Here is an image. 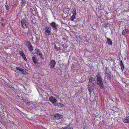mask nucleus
I'll return each instance as SVG.
<instances>
[{
  "label": "nucleus",
  "instance_id": "f257e3e1",
  "mask_svg": "<svg viewBox=\"0 0 129 129\" xmlns=\"http://www.w3.org/2000/svg\"><path fill=\"white\" fill-rule=\"evenodd\" d=\"M50 26L52 28L54 32L56 34L57 33L58 31H59V33L57 34L59 35H61L62 34L61 33L62 32L59 30L60 28L59 27V25L55 22L53 21L51 23H49Z\"/></svg>",
  "mask_w": 129,
  "mask_h": 129
},
{
  "label": "nucleus",
  "instance_id": "f03ea898",
  "mask_svg": "<svg viewBox=\"0 0 129 129\" xmlns=\"http://www.w3.org/2000/svg\"><path fill=\"white\" fill-rule=\"evenodd\" d=\"M49 101L55 106H57L60 108H62L64 106V105L62 103V102L58 103L55 98L52 96L49 97Z\"/></svg>",
  "mask_w": 129,
  "mask_h": 129
},
{
  "label": "nucleus",
  "instance_id": "7ed1b4c3",
  "mask_svg": "<svg viewBox=\"0 0 129 129\" xmlns=\"http://www.w3.org/2000/svg\"><path fill=\"white\" fill-rule=\"evenodd\" d=\"M51 116L53 120H58L62 118L63 117V115L59 114L58 113H56L55 114H53L51 115Z\"/></svg>",
  "mask_w": 129,
  "mask_h": 129
},
{
  "label": "nucleus",
  "instance_id": "20e7f679",
  "mask_svg": "<svg viewBox=\"0 0 129 129\" xmlns=\"http://www.w3.org/2000/svg\"><path fill=\"white\" fill-rule=\"evenodd\" d=\"M16 69L17 70L21 72L23 74V75H28L29 74V73L25 71V70L27 71L26 69H23L19 67H16Z\"/></svg>",
  "mask_w": 129,
  "mask_h": 129
},
{
  "label": "nucleus",
  "instance_id": "39448f33",
  "mask_svg": "<svg viewBox=\"0 0 129 129\" xmlns=\"http://www.w3.org/2000/svg\"><path fill=\"white\" fill-rule=\"evenodd\" d=\"M35 54H36L38 55L41 59H44L43 54L39 49L38 48L36 49L35 50Z\"/></svg>",
  "mask_w": 129,
  "mask_h": 129
},
{
  "label": "nucleus",
  "instance_id": "423d86ee",
  "mask_svg": "<svg viewBox=\"0 0 129 129\" xmlns=\"http://www.w3.org/2000/svg\"><path fill=\"white\" fill-rule=\"evenodd\" d=\"M45 36H48L51 34V27L50 25H47L45 28Z\"/></svg>",
  "mask_w": 129,
  "mask_h": 129
},
{
  "label": "nucleus",
  "instance_id": "0eeeda50",
  "mask_svg": "<svg viewBox=\"0 0 129 129\" xmlns=\"http://www.w3.org/2000/svg\"><path fill=\"white\" fill-rule=\"evenodd\" d=\"M95 78L96 80L97 84L103 82L102 79L101 77V76L100 74H98L96 76Z\"/></svg>",
  "mask_w": 129,
  "mask_h": 129
},
{
  "label": "nucleus",
  "instance_id": "6e6552de",
  "mask_svg": "<svg viewBox=\"0 0 129 129\" xmlns=\"http://www.w3.org/2000/svg\"><path fill=\"white\" fill-rule=\"evenodd\" d=\"M56 64V62L54 59L51 60L49 63V65L50 66V68L51 69H52L54 68Z\"/></svg>",
  "mask_w": 129,
  "mask_h": 129
},
{
  "label": "nucleus",
  "instance_id": "1a4fd4ad",
  "mask_svg": "<svg viewBox=\"0 0 129 129\" xmlns=\"http://www.w3.org/2000/svg\"><path fill=\"white\" fill-rule=\"evenodd\" d=\"M32 53H33V55L34 56L32 57L33 62L35 64H39V62H38V60L37 59L36 55H34V54H35V53L33 52H32Z\"/></svg>",
  "mask_w": 129,
  "mask_h": 129
},
{
  "label": "nucleus",
  "instance_id": "9d476101",
  "mask_svg": "<svg viewBox=\"0 0 129 129\" xmlns=\"http://www.w3.org/2000/svg\"><path fill=\"white\" fill-rule=\"evenodd\" d=\"M27 22L26 20L24 19H22L21 20V24L23 27L27 28L28 26L27 25Z\"/></svg>",
  "mask_w": 129,
  "mask_h": 129
},
{
  "label": "nucleus",
  "instance_id": "9b49d317",
  "mask_svg": "<svg viewBox=\"0 0 129 129\" xmlns=\"http://www.w3.org/2000/svg\"><path fill=\"white\" fill-rule=\"evenodd\" d=\"M97 84L101 89L103 91H105V85L103 83V82L97 83Z\"/></svg>",
  "mask_w": 129,
  "mask_h": 129
},
{
  "label": "nucleus",
  "instance_id": "f8f14e48",
  "mask_svg": "<svg viewBox=\"0 0 129 129\" xmlns=\"http://www.w3.org/2000/svg\"><path fill=\"white\" fill-rule=\"evenodd\" d=\"M94 85H91L90 86H88V87L89 93H91V92L93 91V90L94 89Z\"/></svg>",
  "mask_w": 129,
  "mask_h": 129
},
{
  "label": "nucleus",
  "instance_id": "ddd939ff",
  "mask_svg": "<svg viewBox=\"0 0 129 129\" xmlns=\"http://www.w3.org/2000/svg\"><path fill=\"white\" fill-rule=\"evenodd\" d=\"M123 121L125 123H129V116L125 118L123 120Z\"/></svg>",
  "mask_w": 129,
  "mask_h": 129
},
{
  "label": "nucleus",
  "instance_id": "4468645a",
  "mask_svg": "<svg viewBox=\"0 0 129 129\" xmlns=\"http://www.w3.org/2000/svg\"><path fill=\"white\" fill-rule=\"evenodd\" d=\"M36 18H35L34 16L32 17L31 16L30 17V19L32 23L33 24H34L36 23V21L35 20Z\"/></svg>",
  "mask_w": 129,
  "mask_h": 129
},
{
  "label": "nucleus",
  "instance_id": "2eb2a0df",
  "mask_svg": "<svg viewBox=\"0 0 129 129\" xmlns=\"http://www.w3.org/2000/svg\"><path fill=\"white\" fill-rule=\"evenodd\" d=\"M76 15L73 14L71 17L70 18L69 20H70L72 21H74L75 19L76 18Z\"/></svg>",
  "mask_w": 129,
  "mask_h": 129
},
{
  "label": "nucleus",
  "instance_id": "dca6fc26",
  "mask_svg": "<svg viewBox=\"0 0 129 129\" xmlns=\"http://www.w3.org/2000/svg\"><path fill=\"white\" fill-rule=\"evenodd\" d=\"M72 11L71 12V13L73 14L76 15V10L75 7H73L72 9Z\"/></svg>",
  "mask_w": 129,
  "mask_h": 129
},
{
  "label": "nucleus",
  "instance_id": "f3484780",
  "mask_svg": "<svg viewBox=\"0 0 129 129\" xmlns=\"http://www.w3.org/2000/svg\"><path fill=\"white\" fill-rule=\"evenodd\" d=\"M126 70V68L124 66L123 63L121 61V71L123 73H124Z\"/></svg>",
  "mask_w": 129,
  "mask_h": 129
},
{
  "label": "nucleus",
  "instance_id": "a211bd4d",
  "mask_svg": "<svg viewBox=\"0 0 129 129\" xmlns=\"http://www.w3.org/2000/svg\"><path fill=\"white\" fill-rule=\"evenodd\" d=\"M58 36H57L55 37L54 39V42H55L56 43H59V41L58 40Z\"/></svg>",
  "mask_w": 129,
  "mask_h": 129
},
{
  "label": "nucleus",
  "instance_id": "6ab92c4d",
  "mask_svg": "<svg viewBox=\"0 0 129 129\" xmlns=\"http://www.w3.org/2000/svg\"><path fill=\"white\" fill-rule=\"evenodd\" d=\"M107 42L108 43V45H112V41L110 39L108 38H107Z\"/></svg>",
  "mask_w": 129,
  "mask_h": 129
},
{
  "label": "nucleus",
  "instance_id": "aec40b11",
  "mask_svg": "<svg viewBox=\"0 0 129 129\" xmlns=\"http://www.w3.org/2000/svg\"><path fill=\"white\" fill-rule=\"evenodd\" d=\"M129 30L128 29H125L123 30L122 32V35H125L129 32Z\"/></svg>",
  "mask_w": 129,
  "mask_h": 129
},
{
  "label": "nucleus",
  "instance_id": "412c9836",
  "mask_svg": "<svg viewBox=\"0 0 129 129\" xmlns=\"http://www.w3.org/2000/svg\"><path fill=\"white\" fill-rule=\"evenodd\" d=\"M105 75H106V77H107V80H111V78L110 75L109 73H107L105 74Z\"/></svg>",
  "mask_w": 129,
  "mask_h": 129
},
{
  "label": "nucleus",
  "instance_id": "4be33fe9",
  "mask_svg": "<svg viewBox=\"0 0 129 129\" xmlns=\"http://www.w3.org/2000/svg\"><path fill=\"white\" fill-rule=\"evenodd\" d=\"M86 76L85 75H84L83 76H82L81 78V82H83V81H86Z\"/></svg>",
  "mask_w": 129,
  "mask_h": 129
},
{
  "label": "nucleus",
  "instance_id": "5701e85b",
  "mask_svg": "<svg viewBox=\"0 0 129 129\" xmlns=\"http://www.w3.org/2000/svg\"><path fill=\"white\" fill-rule=\"evenodd\" d=\"M95 81V80L91 75L89 78V81H90V82H92L93 81Z\"/></svg>",
  "mask_w": 129,
  "mask_h": 129
},
{
  "label": "nucleus",
  "instance_id": "b1692460",
  "mask_svg": "<svg viewBox=\"0 0 129 129\" xmlns=\"http://www.w3.org/2000/svg\"><path fill=\"white\" fill-rule=\"evenodd\" d=\"M21 6L23 7L25 5L26 3L25 0H22L21 1Z\"/></svg>",
  "mask_w": 129,
  "mask_h": 129
},
{
  "label": "nucleus",
  "instance_id": "393cba45",
  "mask_svg": "<svg viewBox=\"0 0 129 129\" xmlns=\"http://www.w3.org/2000/svg\"><path fill=\"white\" fill-rule=\"evenodd\" d=\"M25 44L26 45L28 46L31 44V43L30 41H25Z\"/></svg>",
  "mask_w": 129,
  "mask_h": 129
},
{
  "label": "nucleus",
  "instance_id": "a878e982",
  "mask_svg": "<svg viewBox=\"0 0 129 129\" xmlns=\"http://www.w3.org/2000/svg\"><path fill=\"white\" fill-rule=\"evenodd\" d=\"M54 49H55L57 51H59V50H60V49L59 47H57L56 44H54Z\"/></svg>",
  "mask_w": 129,
  "mask_h": 129
},
{
  "label": "nucleus",
  "instance_id": "bb28decb",
  "mask_svg": "<svg viewBox=\"0 0 129 129\" xmlns=\"http://www.w3.org/2000/svg\"><path fill=\"white\" fill-rule=\"evenodd\" d=\"M70 9L69 8L66 7L64 9V10H66V13H68L69 11L70 10Z\"/></svg>",
  "mask_w": 129,
  "mask_h": 129
},
{
  "label": "nucleus",
  "instance_id": "cd10ccee",
  "mask_svg": "<svg viewBox=\"0 0 129 129\" xmlns=\"http://www.w3.org/2000/svg\"><path fill=\"white\" fill-rule=\"evenodd\" d=\"M94 85V84L92 82H90V81H89L88 82V84L87 85L88 87V86H90L91 85Z\"/></svg>",
  "mask_w": 129,
  "mask_h": 129
},
{
  "label": "nucleus",
  "instance_id": "c85d7f7f",
  "mask_svg": "<svg viewBox=\"0 0 129 129\" xmlns=\"http://www.w3.org/2000/svg\"><path fill=\"white\" fill-rule=\"evenodd\" d=\"M82 40L83 41H85L87 40V37L85 36H82Z\"/></svg>",
  "mask_w": 129,
  "mask_h": 129
},
{
  "label": "nucleus",
  "instance_id": "c756f323",
  "mask_svg": "<svg viewBox=\"0 0 129 129\" xmlns=\"http://www.w3.org/2000/svg\"><path fill=\"white\" fill-rule=\"evenodd\" d=\"M90 25L93 29L95 30L96 29L97 27L95 25Z\"/></svg>",
  "mask_w": 129,
  "mask_h": 129
},
{
  "label": "nucleus",
  "instance_id": "7c9ffc66",
  "mask_svg": "<svg viewBox=\"0 0 129 129\" xmlns=\"http://www.w3.org/2000/svg\"><path fill=\"white\" fill-rule=\"evenodd\" d=\"M65 128H66L65 129H67L68 128V129H73V128H72L71 129V127L70 125H68L66 126V127H65Z\"/></svg>",
  "mask_w": 129,
  "mask_h": 129
},
{
  "label": "nucleus",
  "instance_id": "2f4dec72",
  "mask_svg": "<svg viewBox=\"0 0 129 129\" xmlns=\"http://www.w3.org/2000/svg\"><path fill=\"white\" fill-rule=\"evenodd\" d=\"M1 118L2 119H5V115H4V114H1Z\"/></svg>",
  "mask_w": 129,
  "mask_h": 129
},
{
  "label": "nucleus",
  "instance_id": "473e14b6",
  "mask_svg": "<svg viewBox=\"0 0 129 129\" xmlns=\"http://www.w3.org/2000/svg\"><path fill=\"white\" fill-rule=\"evenodd\" d=\"M22 57L23 59L25 61H27V60L26 57V56L25 55L22 56Z\"/></svg>",
  "mask_w": 129,
  "mask_h": 129
},
{
  "label": "nucleus",
  "instance_id": "72a5a7b5",
  "mask_svg": "<svg viewBox=\"0 0 129 129\" xmlns=\"http://www.w3.org/2000/svg\"><path fill=\"white\" fill-rule=\"evenodd\" d=\"M29 50L30 51L32 52L33 50V47H28Z\"/></svg>",
  "mask_w": 129,
  "mask_h": 129
},
{
  "label": "nucleus",
  "instance_id": "f704fd0d",
  "mask_svg": "<svg viewBox=\"0 0 129 129\" xmlns=\"http://www.w3.org/2000/svg\"><path fill=\"white\" fill-rule=\"evenodd\" d=\"M0 107L1 109L3 110V111L5 112L6 111V109H4L5 106H4V105L1 106Z\"/></svg>",
  "mask_w": 129,
  "mask_h": 129
},
{
  "label": "nucleus",
  "instance_id": "c9c22d12",
  "mask_svg": "<svg viewBox=\"0 0 129 129\" xmlns=\"http://www.w3.org/2000/svg\"><path fill=\"white\" fill-rule=\"evenodd\" d=\"M19 53L21 56L24 55L23 52L22 51H20V52H19Z\"/></svg>",
  "mask_w": 129,
  "mask_h": 129
},
{
  "label": "nucleus",
  "instance_id": "e433bc0d",
  "mask_svg": "<svg viewBox=\"0 0 129 129\" xmlns=\"http://www.w3.org/2000/svg\"><path fill=\"white\" fill-rule=\"evenodd\" d=\"M108 23L107 24H106V23H105L103 24V26H104L105 28H106L108 26Z\"/></svg>",
  "mask_w": 129,
  "mask_h": 129
},
{
  "label": "nucleus",
  "instance_id": "4c0bfd02",
  "mask_svg": "<svg viewBox=\"0 0 129 129\" xmlns=\"http://www.w3.org/2000/svg\"><path fill=\"white\" fill-rule=\"evenodd\" d=\"M9 87L11 88H13L14 89H12V88H11V89L12 90H13V91H14V90H15V89L14 88V87H12V86H11L10 85H9Z\"/></svg>",
  "mask_w": 129,
  "mask_h": 129
},
{
  "label": "nucleus",
  "instance_id": "58836bf2",
  "mask_svg": "<svg viewBox=\"0 0 129 129\" xmlns=\"http://www.w3.org/2000/svg\"><path fill=\"white\" fill-rule=\"evenodd\" d=\"M62 46L63 47V50H65V49H66V48H67V47L66 46V45H64V44H63L62 45Z\"/></svg>",
  "mask_w": 129,
  "mask_h": 129
},
{
  "label": "nucleus",
  "instance_id": "ea45409f",
  "mask_svg": "<svg viewBox=\"0 0 129 129\" xmlns=\"http://www.w3.org/2000/svg\"><path fill=\"white\" fill-rule=\"evenodd\" d=\"M19 98V99L20 100H22L23 99V98L22 96H18Z\"/></svg>",
  "mask_w": 129,
  "mask_h": 129
},
{
  "label": "nucleus",
  "instance_id": "a19ab883",
  "mask_svg": "<svg viewBox=\"0 0 129 129\" xmlns=\"http://www.w3.org/2000/svg\"><path fill=\"white\" fill-rule=\"evenodd\" d=\"M5 6L6 7V10H9V7L8 5L7 6L6 5H5Z\"/></svg>",
  "mask_w": 129,
  "mask_h": 129
},
{
  "label": "nucleus",
  "instance_id": "79ce46f5",
  "mask_svg": "<svg viewBox=\"0 0 129 129\" xmlns=\"http://www.w3.org/2000/svg\"><path fill=\"white\" fill-rule=\"evenodd\" d=\"M77 37L78 38H79L80 39V40H82V36H77Z\"/></svg>",
  "mask_w": 129,
  "mask_h": 129
},
{
  "label": "nucleus",
  "instance_id": "37998d69",
  "mask_svg": "<svg viewBox=\"0 0 129 129\" xmlns=\"http://www.w3.org/2000/svg\"><path fill=\"white\" fill-rule=\"evenodd\" d=\"M22 100L23 101V102L24 103H26L27 102V101H28V100H25L24 99Z\"/></svg>",
  "mask_w": 129,
  "mask_h": 129
},
{
  "label": "nucleus",
  "instance_id": "c03bdc74",
  "mask_svg": "<svg viewBox=\"0 0 129 129\" xmlns=\"http://www.w3.org/2000/svg\"><path fill=\"white\" fill-rule=\"evenodd\" d=\"M106 69H105V70H104V71L105 72V74H106L107 73H107V67H106Z\"/></svg>",
  "mask_w": 129,
  "mask_h": 129
},
{
  "label": "nucleus",
  "instance_id": "a18cd8bd",
  "mask_svg": "<svg viewBox=\"0 0 129 129\" xmlns=\"http://www.w3.org/2000/svg\"><path fill=\"white\" fill-rule=\"evenodd\" d=\"M119 55H119V61H120V62H119V64L120 65V66L121 67V60H120V58Z\"/></svg>",
  "mask_w": 129,
  "mask_h": 129
},
{
  "label": "nucleus",
  "instance_id": "49530a36",
  "mask_svg": "<svg viewBox=\"0 0 129 129\" xmlns=\"http://www.w3.org/2000/svg\"><path fill=\"white\" fill-rule=\"evenodd\" d=\"M26 105L28 106L30 104V102H26Z\"/></svg>",
  "mask_w": 129,
  "mask_h": 129
},
{
  "label": "nucleus",
  "instance_id": "de8ad7c7",
  "mask_svg": "<svg viewBox=\"0 0 129 129\" xmlns=\"http://www.w3.org/2000/svg\"><path fill=\"white\" fill-rule=\"evenodd\" d=\"M118 25H119V27H120V22L119 21L117 23Z\"/></svg>",
  "mask_w": 129,
  "mask_h": 129
},
{
  "label": "nucleus",
  "instance_id": "09e8293b",
  "mask_svg": "<svg viewBox=\"0 0 129 129\" xmlns=\"http://www.w3.org/2000/svg\"><path fill=\"white\" fill-rule=\"evenodd\" d=\"M1 25L3 26V27H4L5 26V24L4 23H2L1 24Z\"/></svg>",
  "mask_w": 129,
  "mask_h": 129
},
{
  "label": "nucleus",
  "instance_id": "8fccbe9b",
  "mask_svg": "<svg viewBox=\"0 0 129 129\" xmlns=\"http://www.w3.org/2000/svg\"><path fill=\"white\" fill-rule=\"evenodd\" d=\"M5 82L4 83V84H5L6 85H8L9 84L6 82V81H4Z\"/></svg>",
  "mask_w": 129,
  "mask_h": 129
},
{
  "label": "nucleus",
  "instance_id": "3c124183",
  "mask_svg": "<svg viewBox=\"0 0 129 129\" xmlns=\"http://www.w3.org/2000/svg\"><path fill=\"white\" fill-rule=\"evenodd\" d=\"M35 67H36L38 68L39 67V66L38 64H37L35 66Z\"/></svg>",
  "mask_w": 129,
  "mask_h": 129
},
{
  "label": "nucleus",
  "instance_id": "603ef678",
  "mask_svg": "<svg viewBox=\"0 0 129 129\" xmlns=\"http://www.w3.org/2000/svg\"><path fill=\"white\" fill-rule=\"evenodd\" d=\"M32 47L33 46H32V45L31 44L30 45H29V46H28V47Z\"/></svg>",
  "mask_w": 129,
  "mask_h": 129
},
{
  "label": "nucleus",
  "instance_id": "864d4df0",
  "mask_svg": "<svg viewBox=\"0 0 129 129\" xmlns=\"http://www.w3.org/2000/svg\"><path fill=\"white\" fill-rule=\"evenodd\" d=\"M60 68H61V69H59V70H60V71L61 72H62V68H61V67H60Z\"/></svg>",
  "mask_w": 129,
  "mask_h": 129
},
{
  "label": "nucleus",
  "instance_id": "5fc2aeb1",
  "mask_svg": "<svg viewBox=\"0 0 129 129\" xmlns=\"http://www.w3.org/2000/svg\"><path fill=\"white\" fill-rule=\"evenodd\" d=\"M3 105L2 104V103L1 102H0V107L1 106Z\"/></svg>",
  "mask_w": 129,
  "mask_h": 129
},
{
  "label": "nucleus",
  "instance_id": "6e6d98bb",
  "mask_svg": "<svg viewBox=\"0 0 129 129\" xmlns=\"http://www.w3.org/2000/svg\"><path fill=\"white\" fill-rule=\"evenodd\" d=\"M48 4H46L45 5V7H48Z\"/></svg>",
  "mask_w": 129,
  "mask_h": 129
},
{
  "label": "nucleus",
  "instance_id": "4d7b16f0",
  "mask_svg": "<svg viewBox=\"0 0 129 129\" xmlns=\"http://www.w3.org/2000/svg\"><path fill=\"white\" fill-rule=\"evenodd\" d=\"M95 98H98L97 96H95ZM94 101H96V99L95 98L94 99Z\"/></svg>",
  "mask_w": 129,
  "mask_h": 129
},
{
  "label": "nucleus",
  "instance_id": "13d9d810",
  "mask_svg": "<svg viewBox=\"0 0 129 129\" xmlns=\"http://www.w3.org/2000/svg\"><path fill=\"white\" fill-rule=\"evenodd\" d=\"M38 16L39 17V19H40V20H41V18L38 15Z\"/></svg>",
  "mask_w": 129,
  "mask_h": 129
},
{
  "label": "nucleus",
  "instance_id": "bf43d9fd",
  "mask_svg": "<svg viewBox=\"0 0 129 129\" xmlns=\"http://www.w3.org/2000/svg\"><path fill=\"white\" fill-rule=\"evenodd\" d=\"M67 17V16L66 17ZM63 17H64V18H66V17H64V16Z\"/></svg>",
  "mask_w": 129,
  "mask_h": 129
},
{
  "label": "nucleus",
  "instance_id": "052dcab7",
  "mask_svg": "<svg viewBox=\"0 0 129 129\" xmlns=\"http://www.w3.org/2000/svg\"><path fill=\"white\" fill-rule=\"evenodd\" d=\"M100 123H101V121H100V122L99 124H100Z\"/></svg>",
  "mask_w": 129,
  "mask_h": 129
},
{
  "label": "nucleus",
  "instance_id": "680f3d73",
  "mask_svg": "<svg viewBox=\"0 0 129 129\" xmlns=\"http://www.w3.org/2000/svg\"><path fill=\"white\" fill-rule=\"evenodd\" d=\"M33 11V10H32L31 11V12H32Z\"/></svg>",
  "mask_w": 129,
  "mask_h": 129
},
{
  "label": "nucleus",
  "instance_id": "e2e57ef3",
  "mask_svg": "<svg viewBox=\"0 0 129 129\" xmlns=\"http://www.w3.org/2000/svg\"><path fill=\"white\" fill-rule=\"evenodd\" d=\"M119 75V76H120V75Z\"/></svg>",
  "mask_w": 129,
  "mask_h": 129
},
{
  "label": "nucleus",
  "instance_id": "0e129e2a",
  "mask_svg": "<svg viewBox=\"0 0 129 129\" xmlns=\"http://www.w3.org/2000/svg\"><path fill=\"white\" fill-rule=\"evenodd\" d=\"M63 15H62V17H63Z\"/></svg>",
  "mask_w": 129,
  "mask_h": 129
},
{
  "label": "nucleus",
  "instance_id": "69168bd1",
  "mask_svg": "<svg viewBox=\"0 0 129 129\" xmlns=\"http://www.w3.org/2000/svg\"><path fill=\"white\" fill-rule=\"evenodd\" d=\"M89 78V77H88V78Z\"/></svg>",
  "mask_w": 129,
  "mask_h": 129
},
{
  "label": "nucleus",
  "instance_id": "338daca9",
  "mask_svg": "<svg viewBox=\"0 0 129 129\" xmlns=\"http://www.w3.org/2000/svg\"><path fill=\"white\" fill-rule=\"evenodd\" d=\"M7 35H8V34H7Z\"/></svg>",
  "mask_w": 129,
  "mask_h": 129
},
{
  "label": "nucleus",
  "instance_id": "774afa93",
  "mask_svg": "<svg viewBox=\"0 0 129 129\" xmlns=\"http://www.w3.org/2000/svg\"><path fill=\"white\" fill-rule=\"evenodd\" d=\"M120 36H121V34L120 35Z\"/></svg>",
  "mask_w": 129,
  "mask_h": 129
}]
</instances>
